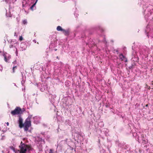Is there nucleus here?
I'll return each instance as SVG.
<instances>
[{"instance_id": "nucleus-1", "label": "nucleus", "mask_w": 153, "mask_h": 153, "mask_svg": "<svg viewBox=\"0 0 153 153\" xmlns=\"http://www.w3.org/2000/svg\"><path fill=\"white\" fill-rule=\"evenodd\" d=\"M138 49L139 53L140 56L143 55L146 56L149 53V49L145 46H140Z\"/></svg>"}, {"instance_id": "nucleus-2", "label": "nucleus", "mask_w": 153, "mask_h": 153, "mask_svg": "<svg viewBox=\"0 0 153 153\" xmlns=\"http://www.w3.org/2000/svg\"><path fill=\"white\" fill-rule=\"evenodd\" d=\"M19 147L20 148V153H27L29 150V148L28 145L23 143L22 142Z\"/></svg>"}, {"instance_id": "nucleus-3", "label": "nucleus", "mask_w": 153, "mask_h": 153, "mask_svg": "<svg viewBox=\"0 0 153 153\" xmlns=\"http://www.w3.org/2000/svg\"><path fill=\"white\" fill-rule=\"evenodd\" d=\"M145 32L147 36L149 37V36L153 38V30L152 26H150L149 24L147 25L145 30Z\"/></svg>"}, {"instance_id": "nucleus-4", "label": "nucleus", "mask_w": 153, "mask_h": 153, "mask_svg": "<svg viewBox=\"0 0 153 153\" xmlns=\"http://www.w3.org/2000/svg\"><path fill=\"white\" fill-rule=\"evenodd\" d=\"M18 45V42H17L16 40H11L10 42V45L9 46L10 48H15L16 49V55L18 54V51H17V49L16 48V46Z\"/></svg>"}, {"instance_id": "nucleus-5", "label": "nucleus", "mask_w": 153, "mask_h": 153, "mask_svg": "<svg viewBox=\"0 0 153 153\" xmlns=\"http://www.w3.org/2000/svg\"><path fill=\"white\" fill-rule=\"evenodd\" d=\"M29 45V43L28 41H26L21 43L20 45V49L22 51L25 50L27 47V45Z\"/></svg>"}, {"instance_id": "nucleus-6", "label": "nucleus", "mask_w": 153, "mask_h": 153, "mask_svg": "<svg viewBox=\"0 0 153 153\" xmlns=\"http://www.w3.org/2000/svg\"><path fill=\"white\" fill-rule=\"evenodd\" d=\"M21 109L19 107H16L13 111H11V114L14 115L16 114H19L21 112Z\"/></svg>"}, {"instance_id": "nucleus-7", "label": "nucleus", "mask_w": 153, "mask_h": 153, "mask_svg": "<svg viewBox=\"0 0 153 153\" xmlns=\"http://www.w3.org/2000/svg\"><path fill=\"white\" fill-rule=\"evenodd\" d=\"M32 117V115H29L27 118L26 119L25 122L24 124V125L26 126L30 127L31 126V119Z\"/></svg>"}, {"instance_id": "nucleus-8", "label": "nucleus", "mask_w": 153, "mask_h": 153, "mask_svg": "<svg viewBox=\"0 0 153 153\" xmlns=\"http://www.w3.org/2000/svg\"><path fill=\"white\" fill-rule=\"evenodd\" d=\"M138 53L136 51L133 52L132 53V57L131 60L134 62H137L138 61V57L137 55Z\"/></svg>"}, {"instance_id": "nucleus-9", "label": "nucleus", "mask_w": 153, "mask_h": 153, "mask_svg": "<svg viewBox=\"0 0 153 153\" xmlns=\"http://www.w3.org/2000/svg\"><path fill=\"white\" fill-rule=\"evenodd\" d=\"M4 57V59L6 62H8L9 59L10 58V56L6 53H4L3 55Z\"/></svg>"}, {"instance_id": "nucleus-10", "label": "nucleus", "mask_w": 153, "mask_h": 153, "mask_svg": "<svg viewBox=\"0 0 153 153\" xmlns=\"http://www.w3.org/2000/svg\"><path fill=\"white\" fill-rule=\"evenodd\" d=\"M145 8H146V7L144 5V6L143 7V10H145V11L144 12V13H145V12H146V10H147V11H149V13L148 14V15L145 16V18L146 19V21H148L149 19L148 17V16L149 17V16H150L151 15V13L149 11V10H148V9L146 10V9H145Z\"/></svg>"}, {"instance_id": "nucleus-11", "label": "nucleus", "mask_w": 153, "mask_h": 153, "mask_svg": "<svg viewBox=\"0 0 153 153\" xmlns=\"http://www.w3.org/2000/svg\"><path fill=\"white\" fill-rule=\"evenodd\" d=\"M108 130L107 129L104 128L102 129L101 133L102 134H104L105 136H107L108 135Z\"/></svg>"}, {"instance_id": "nucleus-12", "label": "nucleus", "mask_w": 153, "mask_h": 153, "mask_svg": "<svg viewBox=\"0 0 153 153\" xmlns=\"http://www.w3.org/2000/svg\"><path fill=\"white\" fill-rule=\"evenodd\" d=\"M18 122L19 124V126L20 128H22L24 126V124L23 123V119L21 117H19Z\"/></svg>"}, {"instance_id": "nucleus-13", "label": "nucleus", "mask_w": 153, "mask_h": 153, "mask_svg": "<svg viewBox=\"0 0 153 153\" xmlns=\"http://www.w3.org/2000/svg\"><path fill=\"white\" fill-rule=\"evenodd\" d=\"M119 57L121 60H124L125 62H126L127 61L125 57L122 54H120L119 56Z\"/></svg>"}, {"instance_id": "nucleus-14", "label": "nucleus", "mask_w": 153, "mask_h": 153, "mask_svg": "<svg viewBox=\"0 0 153 153\" xmlns=\"http://www.w3.org/2000/svg\"><path fill=\"white\" fill-rule=\"evenodd\" d=\"M62 32L65 36H68L69 34V30L68 29L67 30L63 29Z\"/></svg>"}, {"instance_id": "nucleus-15", "label": "nucleus", "mask_w": 153, "mask_h": 153, "mask_svg": "<svg viewBox=\"0 0 153 153\" xmlns=\"http://www.w3.org/2000/svg\"><path fill=\"white\" fill-rule=\"evenodd\" d=\"M63 29H62L60 26H58L56 28V30L58 31H61L62 32Z\"/></svg>"}, {"instance_id": "nucleus-16", "label": "nucleus", "mask_w": 153, "mask_h": 153, "mask_svg": "<svg viewBox=\"0 0 153 153\" xmlns=\"http://www.w3.org/2000/svg\"><path fill=\"white\" fill-rule=\"evenodd\" d=\"M146 135H145L144 134H142L141 135V137L142 138V140L145 142L146 141Z\"/></svg>"}, {"instance_id": "nucleus-17", "label": "nucleus", "mask_w": 153, "mask_h": 153, "mask_svg": "<svg viewBox=\"0 0 153 153\" xmlns=\"http://www.w3.org/2000/svg\"><path fill=\"white\" fill-rule=\"evenodd\" d=\"M38 118V117H33V119L34 120V123L37 124L38 123H39L38 121H36V120Z\"/></svg>"}, {"instance_id": "nucleus-18", "label": "nucleus", "mask_w": 153, "mask_h": 153, "mask_svg": "<svg viewBox=\"0 0 153 153\" xmlns=\"http://www.w3.org/2000/svg\"><path fill=\"white\" fill-rule=\"evenodd\" d=\"M102 42H103V43L105 44V46H107V42L106 41L104 36L103 37V39L102 40Z\"/></svg>"}, {"instance_id": "nucleus-19", "label": "nucleus", "mask_w": 153, "mask_h": 153, "mask_svg": "<svg viewBox=\"0 0 153 153\" xmlns=\"http://www.w3.org/2000/svg\"><path fill=\"white\" fill-rule=\"evenodd\" d=\"M16 65H14L12 69V71L11 72V73H14L15 72V70L16 69Z\"/></svg>"}, {"instance_id": "nucleus-20", "label": "nucleus", "mask_w": 153, "mask_h": 153, "mask_svg": "<svg viewBox=\"0 0 153 153\" xmlns=\"http://www.w3.org/2000/svg\"><path fill=\"white\" fill-rule=\"evenodd\" d=\"M10 148L12 150L15 152V153H16V150L12 146H10Z\"/></svg>"}, {"instance_id": "nucleus-21", "label": "nucleus", "mask_w": 153, "mask_h": 153, "mask_svg": "<svg viewBox=\"0 0 153 153\" xmlns=\"http://www.w3.org/2000/svg\"><path fill=\"white\" fill-rule=\"evenodd\" d=\"M63 64L62 62H60L58 64V66L57 67H59V68H61L63 66Z\"/></svg>"}, {"instance_id": "nucleus-22", "label": "nucleus", "mask_w": 153, "mask_h": 153, "mask_svg": "<svg viewBox=\"0 0 153 153\" xmlns=\"http://www.w3.org/2000/svg\"><path fill=\"white\" fill-rule=\"evenodd\" d=\"M23 126L24 127V130L25 131H27L28 129V128L29 127V126H25V125H24V126Z\"/></svg>"}, {"instance_id": "nucleus-23", "label": "nucleus", "mask_w": 153, "mask_h": 153, "mask_svg": "<svg viewBox=\"0 0 153 153\" xmlns=\"http://www.w3.org/2000/svg\"><path fill=\"white\" fill-rule=\"evenodd\" d=\"M36 4H35L34 3L30 7V9L32 10H33V8L34 7L35 8V9H36V7H35V6Z\"/></svg>"}, {"instance_id": "nucleus-24", "label": "nucleus", "mask_w": 153, "mask_h": 153, "mask_svg": "<svg viewBox=\"0 0 153 153\" xmlns=\"http://www.w3.org/2000/svg\"><path fill=\"white\" fill-rule=\"evenodd\" d=\"M22 23L24 25H27V21L26 19H25L22 21Z\"/></svg>"}, {"instance_id": "nucleus-25", "label": "nucleus", "mask_w": 153, "mask_h": 153, "mask_svg": "<svg viewBox=\"0 0 153 153\" xmlns=\"http://www.w3.org/2000/svg\"><path fill=\"white\" fill-rule=\"evenodd\" d=\"M6 15L7 16H8V17H11V16L10 14V12H9V13H7V12L6 13Z\"/></svg>"}, {"instance_id": "nucleus-26", "label": "nucleus", "mask_w": 153, "mask_h": 153, "mask_svg": "<svg viewBox=\"0 0 153 153\" xmlns=\"http://www.w3.org/2000/svg\"><path fill=\"white\" fill-rule=\"evenodd\" d=\"M98 29L100 30L101 31H103V30L101 26L100 25H99L98 26Z\"/></svg>"}, {"instance_id": "nucleus-27", "label": "nucleus", "mask_w": 153, "mask_h": 153, "mask_svg": "<svg viewBox=\"0 0 153 153\" xmlns=\"http://www.w3.org/2000/svg\"><path fill=\"white\" fill-rule=\"evenodd\" d=\"M91 43H92V44H93L94 43H92V42H91V43L90 42H88V43H86V44L87 45H88L89 47H90L91 46V45H91Z\"/></svg>"}, {"instance_id": "nucleus-28", "label": "nucleus", "mask_w": 153, "mask_h": 153, "mask_svg": "<svg viewBox=\"0 0 153 153\" xmlns=\"http://www.w3.org/2000/svg\"><path fill=\"white\" fill-rule=\"evenodd\" d=\"M105 151L103 149H101V148H100V153H103Z\"/></svg>"}, {"instance_id": "nucleus-29", "label": "nucleus", "mask_w": 153, "mask_h": 153, "mask_svg": "<svg viewBox=\"0 0 153 153\" xmlns=\"http://www.w3.org/2000/svg\"><path fill=\"white\" fill-rule=\"evenodd\" d=\"M49 153H54L53 152V150L51 149H50L49 151Z\"/></svg>"}, {"instance_id": "nucleus-30", "label": "nucleus", "mask_w": 153, "mask_h": 153, "mask_svg": "<svg viewBox=\"0 0 153 153\" xmlns=\"http://www.w3.org/2000/svg\"><path fill=\"white\" fill-rule=\"evenodd\" d=\"M66 122H68L67 124H68L69 125H70L71 124V122L70 120H66Z\"/></svg>"}, {"instance_id": "nucleus-31", "label": "nucleus", "mask_w": 153, "mask_h": 153, "mask_svg": "<svg viewBox=\"0 0 153 153\" xmlns=\"http://www.w3.org/2000/svg\"><path fill=\"white\" fill-rule=\"evenodd\" d=\"M23 38L22 36H20L19 38V40L20 41H22L23 40Z\"/></svg>"}, {"instance_id": "nucleus-32", "label": "nucleus", "mask_w": 153, "mask_h": 153, "mask_svg": "<svg viewBox=\"0 0 153 153\" xmlns=\"http://www.w3.org/2000/svg\"><path fill=\"white\" fill-rule=\"evenodd\" d=\"M50 96H51V97H52V96L53 98H55L56 97V96L55 95H51Z\"/></svg>"}, {"instance_id": "nucleus-33", "label": "nucleus", "mask_w": 153, "mask_h": 153, "mask_svg": "<svg viewBox=\"0 0 153 153\" xmlns=\"http://www.w3.org/2000/svg\"><path fill=\"white\" fill-rule=\"evenodd\" d=\"M53 44H51L49 48L50 49L51 48L52 49V47H53Z\"/></svg>"}, {"instance_id": "nucleus-34", "label": "nucleus", "mask_w": 153, "mask_h": 153, "mask_svg": "<svg viewBox=\"0 0 153 153\" xmlns=\"http://www.w3.org/2000/svg\"><path fill=\"white\" fill-rule=\"evenodd\" d=\"M40 90L41 91L43 92L44 91V90H45V88H44V89L42 88H41L40 89Z\"/></svg>"}, {"instance_id": "nucleus-35", "label": "nucleus", "mask_w": 153, "mask_h": 153, "mask_svg": "<svg viewBox=\"0 0 153 153\" xmlns=\"http://www.w3.org/2000/svg\"><path fill=\"white\" fill-rule=\"evenodd\" d=\"M16 60L13 62V64H14V65H15V64H16Z\"/></svg>"}, {"instance_id": "nucleus-36", "label": "nucleus", "mask_w": 153, "mask_h": 153, "mask_svg": "<svg viewBox=\"0 0 153 153\" xmlns=\"http://www.w3.org/2000/svg\"><path fill=\"white\" fill-rule=\"evenodd\" d=\"M25 82V81H24V80H22V81H21V83L22 84V85H23V84H24V83Z\"/></svg>"}, {"instance_id": "nucleus-37", "label": "nucleus", "mask_w": 153, "mask_h": 153, "mask_svg": "<svg viewBox=\"0 0 153 153\" xmlns=\"http://www.w3.org/2000/svg\"><path fill=\"white\" fill-rule=\"evenodd\" d=\"M76 12L74 13V15L75 16L77 17L78 15L77 14H76Z\"/></svg>"}, {"instance_id": "nucleus-38", "label": "nucleus", "mask_w": 153, "mask_h": 153, "mask_svg": "<svg viewBox=\"0 0 153 153\" xmlns=\"http://www.w3.org/2000/svg\"><path fill=\"white\" fill-rule=\"evenodd\" d=\"M135 48L134 47V46H132V49L133 51L135 50V49H134Z\"/></svg>"}, {"instance_id": "nucleus-39", "label": "nucleus", "mask_w": 153, "mask_h": 153, "mask_svg": "<svg viewBox=\"0 0 153 153\" xmlns=\"http://www.w3.org/2000/svg\"><path fill=\"white\" fill-rule=\"evenodd\" d=\"M137 140H138V142H139V136H138V137H137Z\"/></svg>"}, {"instance_id": "nucleus-40", "label": "nucleus", "mask_w": 153, "mask_h": 153, "mask_svg": "<svg viewBox=\"0 0 153 153\" xmlns=\"http://www.w3.org/2000/svg\"><path fill=\"white\" fill-rule=\"evenodd\" d=\"M33 42H35V43H36V40H35V39L33 40Z\"/></svg>"}, {"instance_id": "nucleus-41", "label": "nucleus", "mask_w": 153, "mask_h": 153, "mask_svg": "<svg viewBox=\"0 0 153 153\" xmlns=\"http://www.w3.org/2000/svg\"><path fill=\"white\" fill-rule=\"evenodd\" d=\"M38 0H36L34 4H36Z\"/></svg>"}, {"instance_id": "nucleus-42", "label": "nucleus", "mask_w": 153, "mask_h": 153, "mask_svg": "<svg viewBox=\"0 0 153 153\" xmlns=\"http://www.w3.org/2000/svg\"><path fill=\"white\" fill-rule=\"evenodd\" d=\"M7 126H8L9 125V123L8 122H7V123H6Z\"/></svg>"}, {"instance_id": "nucleus-43", "label": "nucleus", "mask_w": 153, "mask_h": 153, "mask_svg": "<svg viewBox=\"0 0 153 153\" xmlns=\"http://www.w3.org/2000/svg\"><path fill=\"white\" fill-rule=\"evenodd\" d=\"M51 50H54L55 51H56L57 50V49H55H55H51Z\"/></svg>"}, {"instance_id": "nucleus-44", "label": "nucleus", "mask_w": 153, "mask_h": 153, "mask_svg": "<svg viewBox=\"0 0 153 153\" xmlns=\"http://www.w3.org/2000/svg\"><path fill=\"white\" fill-rule=\"evenodd\" d=\"M49 137H50L49 136H47V137L46 140H47L49 138Z\"/></svg>"}, {"instance_id": "nucleus-45", "label": "nucleus", "mask_w": 153, "mask_h": 153, "mask_svg": "<svg viewBox=\"0 0 153 153\" xmlns=\"http://www.w3.org/2000/svg\"><path fill=\"white\" fill-rule=\"evenodd\" d=\"M5 1L7 2H8V0H4Z\"/></svg>"}, {"instance_id": "nucleus-46", "label": "nucleus", "mask_w": 153, "mask_h": 153, "mask_svg": "<svg viewBox=\"0 0 153 153\" xmlns=\"http://www.w3.org/2000/svg\"><path fill=\"white\" fill-rule=\"evenodd\" d=\"M70 148H71V150H73V148L72 147H71V146H70Z\"/></svg>"}, {"instance_id": "nucleus-47", "label": "nucleus", "mask_w": 153, "mask_h": 153, "mask_svg": "<svg viewBox=\"0 0 153 153\" xmlns=\"http://www.w3.org/2000/svg\"><path fill=\"white\" fill-rule=\"evenodd\" d=\"M56 67H55V71H56Z\"/></svg>"}, {"instance_id": "nucleus-48", "label": "nucleus", "mask_w": 153, "mask_h": 153, "mask_svg": "<svg viewBox=\"0 0 153 153\" xmlns=\"http://www.w3.org/2000/svg\"><path fill=\"white\" fill-rule=\"evenodd\" d=\"M16 35V33H14V36H15Z\"/></svg>"}, {"instance_id": "nucleus-49", "label": "nucleus", "mask_w": 153, "mask_h": 153, "mask_svg": "<svg viewBox=\"0 0 153 153\" xmlns=\"http://www.w3.org/2000/svg\"><path fill=\"white\" fill-rule=\"evenodd\" d=\"M2 69H0V71H2Z\"/></svg>"}, {"instance_id": "nucleus-50", "label": "nucleus", "mask_w": 153, "mask_h": 153, "mask_svg": "<svg viewBox=\"0 0 153 153\" xmlns=\"http://www.w3.org/2000/svg\"><path fill=\"white\" fill-rule=\"evenodd\" d=\"M32 1H34L35 0H31Z\"/></svg>"}, {"instance_id": "nucleus-51", "label": "nucleus", "mask_w": 153, "mask_h": 153, "mask_svg": "<svg viewBox=\"0 0 153 153\" xmlns=\"http://www.w3.org/2000/svg\"><path fill=\"white\" fill-rule=\"evenodd\" d=\"M67 139H66V141L67 142Z\"/></svg>"}, {"instance_id": "nucleus-52", "label": "nucleus", "mask_w": 153, "mask_h": 153, "mask_svg": "<svg viewBox=\"0 0 153 153\" xmlns=\"http://www.w3.org/2000/svg\"><path fill=\"white\" fill-rule=\"evenodd\" d=\"M148 106L147 105H146V106Z\"/></svg>"}, {"instance_id": "nucleus-53", "label": "nucleus", "mask_w": 153, "mask_h": 153, "mask_svg": "<svg viewBox=\"0 0 153 153\" xmlns=\"http://www.w3.org/2000/svg\"><path fill=\"white\" fill-rule=\"evenodd\" d=\"M134 134H135V133L133 134V135H134Z\"/></svg>"}, {"instance_id": "nucleus-54", "label": "nucleus", "mask_w": 153, "mask_h": 153, "mask_svg": "<svg viewBox=\"0 0 153 153\" xmlns=\"http://www.w3.org/2000/svg\"><path fill=\"white\" fill-rule=\"evenodd\" d=\"M134 134H135V133L133 134V135H134Z\"/></svg>"}, {"instance_id": "nucleus-55", "label": "nucleus", "mask_w": 153, "mask_h": 153, "mask_svg": "<svg viewBox=\"0 0 153 153\" xmlns=\"http://www.w3.org/2000/svg\"><path fill=\"white\" fill-rule=\"evenodd\" d=\"M134 134H135V133L133 134V135H134Z\"/></svg>"}, {"instance_id": "nucleus-56", "label": "nucleus", "mask_w": 153, "mask_h": 153, "mask_svg": "<svg viewBox=\"0 0 153 153\" xmlns=\"http://www.w3.org/2000/svg\"><path fill=\"white\" fill-rule=\"evenodd\" d=\"M60 70H61L60 68L59 69V71H60Z\"/></svg>"}, {"instance_id": "nucleus-57", "label": "nucleus", "mask_w": 153, "mask_h": 153, "mask_svg": "<svg viewBox=\"0 0 153 153\" xmlns=\"http://www.w3.org/2000/svg\"><path fill=\"white\" fill-rule=\"evenodd\" d=\"M14 85H16V84H14Z\"/></svg>"}, {"instance_id": "nucleus-58", "label": "nucleus", "mask_w": 153, "mask_h": 153, "mask_svg": "<svg viewBox=\"0 0 153 153\" xmlns=\"http://www.w3.org/2000/svg\"><path fill=\"white\" fill-rule=\"evenodd\" d=\"M22 76H23V75L22 74Z\"/></svg>"}, {"instance_id": "nucleus-59", "label": "nucleus", "mask_w": 153, "mask_h": 153, "mask_svg": "<svg viewBox=\"0 0 153 153\" xmlns=\"http://www.w3.org/2000/svg\"><path fill=\"white\" fill-rule=\"evenodd\" d=\"M1 51H0V53H1Z\"/></svg>"}]
</instances>
